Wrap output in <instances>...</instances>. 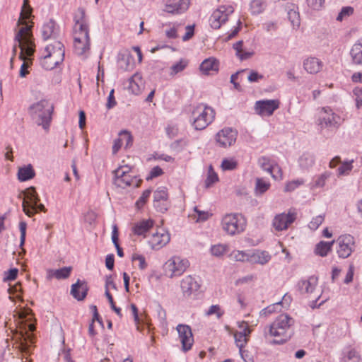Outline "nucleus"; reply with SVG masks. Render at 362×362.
Masks as SVG:
<instances>
[{
	"label": "nucleus",
	"instance_id": "nucleus-40",
	"mask_svg": "<svg viewBox=\"0 0 362 362\" xmlns=\"http://www.w3.org/2000/svg\"><path fill=\"white\" fill-rule=\"evenodd\" d=\"M74 47L75 52L78 55H83L86 51L90 49V41L87 42V44L82 40H74Z\"/></svg>",
	"mask_w": 362,
	"mask_h": 362
},
{
	"label": "nucleus",
	"instance_id": "nucleus-42",
	"mask_svg": "<svg viewBox=\"0 0 362 362\" xmlns=\"http://www.w3.org/2000/svg\"><path fill=\"white\" fill-rule=\"evenodd\" d=\"M270 184L262 178L256 179L255 191L256 194H262L269 189Z\"/></svg>",
	"mask_w": 362,
	"mask_h": 362
},
{
	"label": "nucleus",
	"instance_id": "nucleus-63",
	"mask_svg": "<svg viewBox=\"0 0 362 362\" xmlns=\"http://www.w3.org/2000/svg\"><path fill=\"white\" fill-rule=\"evenodd\" d=\"M307 4L309 7L314 10H320L324 3L325 0H306Z\"/></svg>",
	"mask_w": 362,
	"mask_h": 362
},
{
	"label": "nucleus",
	"instance_id": "nucleus-48",
	"mask_svg": "<svg viewBox=\"0 0 362 362\" xmlns=\"http://www.w3.org/2000/svg\"><path fill=\"white\" fill-rule=\"evenodd\" d=\"M18 274V269L17 268H12L8 271L4 272L3 281L4 282L15 280Z\"/></svg>",
	"mask_w": 362,
	"mask_h": 362
},
{
	"label": "nucleus",
	"instance_id": "nucleus-23",
	"mask_svg": "<svg viewBox=\"0 0 362 362\" xmlns=\"http://www.w3.org/2000/svg\"><path fill=\"white\" fill-rule=\"evenodd\" d=\"M59 36V28L57 26L55 21L50 19L47 23H45L42 28V37L44 40L49 39H57Z\"/></svg>",
	"mask_w": 362,
	"mask_h": 362
},
{
	"label": "nucleus",
	"instance_id": "nucleus-32",
	"mask_svg": "<svg viewBox=\"0 0 362 362\" xmlns=\"http://www.w3.org/2000/svg\"><path fill=\"white\" fill-rule=\"evenodd\" d=\"M71 270H72L71 267H64L60 268L59 269L49 270V277L54 276L57 279H66L70 276Z\"/></svg>",
	"mask_w": 362,
	"mask_h": 362
},
{
	"label": "nucleus",
	"instance_id": "nucleus-11",
	"mask_svg": "<svg viewBox=\"0 0 362 362\" xmlns=\"http://www.w3.org/2000/svg\"><path fill=\"white\" fill-rule=\"evenodd\" d=\"M336 243L338 244L337 252L340 258L345 259L351 255L355 243L352 235L349 234L340 235Z\"/></svg>",
	"mask_w": 362,
	"mask_h": 362
},
{
	"label": "nucleus",
	"instance_id": "nucleus-41",
	"mask_svg": "<svg viewBox=\"0 0 362 362\" xmlns=\"http://www.w3.org/2000/svg\"><path fill=\"white\" fill-rule=\"evenodd\" d=\"M250 336H247L245 332H235L234 334L235 341L239 350L243 349L247 344Z\"/></svg>",
	"mask_w": 362,
	"mask_h": 362
},
{
	"label": "nucleus",
	"instance_id": "nucleus-21",
	"mask_svg": "<svg viewBox=\"0 0 362 362\" xmlns=\"http://www.w3.org/2000/svg\"><path fill=\"white\" fill-rule=\"evenodd\" d=\"M88 286L86 281L78 279L77 281L72 284L71 288V295L77 300H83L88 291Z\"/></svg>",
	"mask_w": 362,
	"mask_h": 362
},
{
	"label": "nucleus",
	"instance_id": "nucleus-24",
	"mask_svg": "<svg viewBox=\"0 0 362 362\" xmlns=\"http://www.w3.org/2000/svg\"><path fill=\"white\" fill-rule=\"evenodd\" d=\"M154 221L152 219H143L134 223L132 232L139 236H146V233L153 228Z\"/></svg>",
	"mask_w": 362,
	"mask_h": 362
},
{
	"label": "nucleus",
	"instance_id": "nucleus-26",
	"mask_svg": "<svg viewBox=\"0 0 362 362\" xmlns=\"http://www.w3.org/2000/svg\"><path fill=\"white\" fill-rule=\"evenodd\" d=\"M303 67L308 73L315 74L322 69V62L316 57H309L304 60Z\"/></svg>",
	"mask_w": 362,
	"mask_h": 362
},
{
	"label": "nucleus",
	"instance_id": "nucleus-14",
	"mask_svg": "<svg viewBox=\"0 0 362 362\" xmlns=\"http://www.w3.org/2000/svg\"><path fill=\"white\" fill-rule=\"evenodd\" d=\"M201 287L199 281L192 275L183 278L180 282V288L185 297L197 296Z\"/></svg>",
	"mask_w": 362,
	"mask_h": 362
},
{
	"label": "nucleus",
	"instance_id": "nucleus-28",
	"mask_svg": "<svg viewBox=\"0 0 362 362\" xmlns=\"http://www.w3.org/2000/svg\"><path fill=\"white\" fill-rule=\"evenodd\" d=\"M17 176L21 182H25L35 177V171L33 165L28 164L18 168Z\"/></svg>",
	"mask_w": 362,
	"mask_h": 362
},
{
	"label": "nucleus",
	"instance_id": "nucleus-38",
	"mask_svg": "<svg viewBox=\"0 0 362 362\" xmlns=\"http://www.w3.org/2000/svg\"><path fill=\"white\" fill-rule=\"evenodd\" d=\"M133 62V57L129 53L123 54L119 58L120 66L124 70L132 69L134 66Z\"/></svg>",
	"mask_w": 362,
	"mask_h": 362
},
{
	"label": "nucleus",
	"instance_id": "nucleus-47",
	"mask_svg": "<svg viewBox=\"0 0 362 362\" xmlns=\"http://www.w3.org/2000/svg\"><path fill=\"white\" fill-rule=\"evenodd\" d=\"M331 176V173L325 172L321 174L315 180L313 187H322L325 186L326 180Z\"/></svg>",
	"mask_w": 362,
	"mask_h": 362
},
{
	"label": "nucleus",
	"instance_id": "nucleus-51",
	"mask_svg": "<svg viewBox=\"0 0 362 362\" xmlns=\"http://www.w3.org/2000/svg\"><path fill=\"white\" fill-rule=\"evenodd\" d=\"M210 250L212 255L219 257L223 255L226 252V246L221 244L213 245L211 247Z\"/></svg>",
	"mask_w": 362,
	"mask_h": 362
},
{
	"label": "nucleus",
	"instance_id": "nucleus-55",
	"mask_svg": "<svg viewBox=\"0 0 362 362\" xmlns=\"http://www.w3.org/2000/svg\"><path fill=\"white\" fill-rule=\"evenodd\" d=\"M187 66V63L183 62L182 60H180L179 62H177L176 64H173L170 69H171V76H174L177 74V73L183 71L185 68Z\"/></svg>",
	"mask_w": 362,
	"mask_h": 362
},
{
	"label": "nucleus",
	"instance_id": "nucleus-53",
	"mask_svg": "<svg viewBox=\"0 0 362 362\" xmlns=\"http://www.w3.org/2000/svg\"><path fill=\"white\" fill-rule=\"evenodd\" d=\"M151 193V190L148 189L143 192L141 196L139 197V199L136 201V206L140 209L144 206V205L146 204L147 199L150 197V194Z\"/></svg>",
	"mask_w": 362,
	"mask_h": 362
},
{
	"label": "nucleus",
	"instance_id": "nucleus-56",
	"mask_svg": "<svg viewBox=\"0 0 362 362\" xmlns=\"http://www.w3.org/2000/svg\"><path fill=\"white\" fill-rule=\"evenodd\" d=\"M304 183L303 180H292L288 182L285 187L286 192H292Z\"/></svg>",
	"mask_w": 362,
	"mask_h": 362
},
{
	"label": "nucleus",
	"instance_id": "nucleus-8",
	"mask_svg": "<svg viewBox=\"0 0 362 362\" xmlns=\"http://www.w3.org/2000/svg\"><path fill=\"white\" fill-rule=\"evenodd\" d=\"M18 320H21L25 329V334H23V342L21 343L22 350L27 351L28 349V345L27 344V338H31L30 334L28 332H33L35 329V324L32 323L33 315V310L28 308H23L19 312L17 313Z\"/></svg>",
	"mask_w": 362,
	"mask_h": 362
},
{
	"label": "nucleus",
	"instance_id": "nucleus-20",
	"mask_svg": "<svg viewBox=\"0 0 362 362\" xmlns=\"http://www.w3.org/2000/svg\"><path fill=\"white\" fill-rule=\"evenodd\" d=\"M74 21L75 23L74 32L89 33L88 24L86 19V11L82 7L77 9L76 13L74 15Z\"/></svg>",
	"mask_w": 362,
	"mask_h": 362
},
{
	"label": "nucleus",
	"instance_id": "nucleus-62",
	"mask_svg": "<svg viewBox=\"0 0 362 362\" xmlns=\"http://www.w3.org/2000/svg\"><path fill=\"white\" fill-rule=\"evenodd\" d=\"M153 207L157 211L164 213L169 207V202H153Z\"/></svg>",
	"mask_w": 362,
	"mask_h": 362
},
{
	"label": "nucleus",
	"instance_id": "nucleus-34",
	"mask_svg": "<svg viewBox=\"0 0 362 362\" xmlns=\"http://www.w3.org/2000/svg\"><path fill=\"white\" fill-rule=\"evenodd\" d=\"M142 84L141 76L139 74H134L130 78L129 81V89L132 90V92L136 95L139 94L140 92L139 83Z\"/></svg>",
	"mask_w": 362,
	"mask_h": 362
},
{
	"label": "nucleus",
	"instance_id": "nucleus-30",
	"mask_svg": "<svg viewBox=\"0 0 362 362\" xmlns=\"http://www.w3.org/2000/svg\"><path fill=\"white\" fill-rule=\"evenodd\" d=\"M315 161V158L313 153L309 152L303 153L298 159L299 166L302 169H309L311 168Z\"/></svg>",
	"mask_w": 362,
	"mask_h": 362
},
{
	"label": "nucleus",
	"instance_id": "nucleus-57",
	"mask_svg": "<svg viewBox=\"0 0 362 362\" xmlns=\"http://www.w3.org/2000/svg\"><path fill=\"white\" fill-rule=\"evenodd\" d=\"M26 228H27V223L24 221H21L19 223V230L21 232V240H20V247H23V246L25 244V236H26Z\"/></svg>",
	"mask_w": 362,
	"mask_h": 362
},
{
	"label": "nucleus",
	"instance_id": "nucleus-64",
	"mask_svg": "<svg viewBox=\"0 0 362 362\" xmlns=\"http://www.w3.org/2000/svg\"><path fill=\"white\" fill-rule=\"evenodd\" d=\"M347 359L350 362H359L360 356L355 349H351L347 354Z\"/></svg>",
	"mask_w": 362,
	"mask_h": 362
},
{
	"label": "nucleus",
	"instance_id": "nucleus-4",
	"mask_svg": "<svg viewBox=\"0 0 362 362\" xmlns=\"http://www.w3.org/2000/svg\"><path fill=\"white\" fill-rule=\"evenodd\" d=\"M215 115V110L211 107L200 103L192 112V124L196 130H203L214 121Z\"/></svg>",
	"mask_w": 362,
	"mask_h": 362
},
{
	"label": "nucleus",
	"instance_id": "nucleus-59",
	"mask_svg": "<svg viewBox=\"0 0 362 362\" xmlns=\"http://www.w3.org/2000/svg\"><path fill=\"white\" fill-rule=\"evenodd\" d=\"M353 160L350 162H344L338 168V173L339 175H345L351 170Z\"/></svg>",
	"mask_w": 362,
	"mask_h": 362
},
{
	"label": "nucleus",
	"instance_id": "nucleus-5",
	"mask_svg": "<svg viewBox=\"0 0 362 362\" xmlns=\"http://www.w3.org/2000/svg\"><path fill=\"white\" fill-rule=\"evenodd\" d=\"M25 197L22 207L23 212L29 217L33 216L39 211H46L44 204L39 203L40 197L35 187H30L23 191Z\"/></svg>",
	"mask_w": 362,
	"mask_h": 362
},
{
	"label": "nucleus",
	"instance_id": "nucleus-7",
	"mask_svg": "<svg viewBox=\"0 0 362 362\" xmlns=\"http://www.w3.org/2000/svg\"><path fill=\"white\" fill-rule=\"evenodd\" d=\"M341 122V117L329 107H322L319 112L317 124L321 129L334 132L339 127Z\"/></svg>",
	"mask_w": 362,
	"mask_h": 362
},
{
	"label": "nucleus",
	"instance_id": "nucleus-2",
	"mask_svg": "<svg viewBox=\"0 0 362 362\" xmlns=\"http://www.w3.org/2000/svg\"><path fill=\"white\" fill-rule=\"evenodd\" d=\"M294 323V319L288 314L279 315L269 327V332L271 336L280 337V339L272 340V344L280 345L289 340L294 333L292 328Z\"/></svg>",
	"mask_w": 362,
	"mask_h": 362
},
{
	"label": "nucleus",
	"instance_id": "nucleus-37",
	"mask_svg": "<svg viewBox=\"0 0 362 362\" xmlns=\"http://www.w3.org/2000/svg\"><path fill=\"white\" fill-rule=\"evenodd\" d=\"M270 258L271 257L268 252L265 251L258 252L257 253H253L250 256V262H255L260 264H264L269 261Z\"/></svg>",
	"mask_w": 362,
	"mask_h": 362
},
{
	"label": "nucleus",
	"instance_id": "nucleus-31",
	"mask_svg": "<svg viewBox=\"0 0 362 362\" xmlns=\"http://www.w3.org/2000/svg\"><path fill=\"white\" fill-rule=\"evenodd\" d=\"M334 242V240L330 242L320 241L315 246V253L320 257H326L328 252L332 250Z\"/></svg>",
	"mask_w": 362,
	"mask_h": 362
},
{
	"label": "nucleus",
	"instance_id": "nucleus-27",
	"mask_svg": "<svg viewBox=\"0 0 362 362\" xmlns=\"http://www.w3.org/2000/svg\"><path fill=\"white\" fill-rule=\"evenodd\" d=\"M351 62L355 65H362V38L358 40L350 50Z\"/></svg>",
	"mask_w": 362,
	"mask_h": 362
},
{
	"label": "nucleus",
	"instance_id": "nucleus-18",
	"mask_svg": "<svg viewBox=\"0 0 362 362\" xmlns=\"http://www.w3.org/2000/svg\"><path fill=\"white\" fill-rule=\"evenodd\" d=\"M170 240L168 232L160 229V231H156L151 235L148 243L153 250H158L168 243Z\"/></svg>",
	"mask_w": 362,
	"mask_h": 362
},
{
	"label": "nucleus",
	"instance_id": "nucleus-43",
	"mask_svg": "<svg viewBox=\"0 0 362 362\" xmlns=\"http://www.w3.org/2000/svg\"><path fill=\"white\" fill-rule=\"evenodd\" d=\"M32 8L28 4V0H24L23 6L22 7V11L21 13V18H24L26 21L31 16ZM25 24L24 26H28L30 30V28L27 25L26 21L23 23Z\"/></svg>",
	"mask_w": 362,
	"mask_h": 362
},
{
	"label": "nucleus",
	"instance_id": "nucleus-19",
	"mask_svg": "<svg viewBox=\"0 0 362 362\" xmlns=\"http://www.w3.org/2000/svg\"><path fill=\"white\" fill-rule=\"evenodd\" d=\"M190 0H168L165 4L164 11L179 14L185 12L189 7Z\"/></svg>",
	"mask_w": 362,
	"mask_h": 362
},
{
	"label": "nucleus",
	"instance_id": "nucleus-29",
	"mask_svg": "<svg viewBox=\"0 0 362 362\" xmlns=\"http://www.w3.org/2000/svg\"><path fill=\"white\" fill-rule=\"evenodd\" d=\"M199 69L204 74L209 75L211 71H218V63L214 58H208L202 62Z\"/></svg>",
	"mask_w": 362,
	"mask_h": 362
},
{
	"label": "nucleus",
	"instance_id": "nucleus-54",
	"mask_svg": "<svg viewBox=\"0 0 362 362\" xmlns=\"http://www.w3.org/2000/svg\"><path fill=\"white\" fill-rule=\"evenodd\" d=\"M325 220L324 215H319L313 218V220L309 223V228L312 230H316L318 227Z\"/></svg>",
	"mask_w": 362,
	"mask_h": 362
},
{
	"label": "nucleus",
	"instance_id": "nucleus-52",
	"mask_svg": "<svg viewBox=\"0 0 362 362\" xmlns=\"http://www.w3.org/2000/svg\"><path fill=\"white\" fill-rule=\"evenodd\" d=\"M105 296L107 297V300H108V301L110 303L111 308L117 313V315L119 317H122V315L121 313V309L115 305V303L114 302L112 296L109 292V289H107L105 291Z\"/></svg>",
	"mask_w": 362,
	"mask_h": 362
},
{
	"label": "nucleus",
	"instance_id": "nucleus-61",
	"mask_svg": "<svg viewBox=\"0 0 362 362\" xmlns=\"http://www.w3.org/2000/svg\"><path fill=\"white\" fill-rule=\"evenodd\" d=\"M288 18L291 22V24L293 27H299L300 25V19L298 16V13L294 11H290L288 13Z\"/></svg>",
	"mask_w": 362,
	"mask_h": 362
},
{
	"label": "nucleus",
	"instance_id": "nucleus-3",
	"mask_svg": "<svg viewBox=\"0 0 362 362\" xmlns=\"http://www.w3.org/2000/svg\"><path fill=\"white\" fill-rule=\"evenodd\" d=\"M32 119L37 126L47 132L49 129L54 111V105L49 100L43 99L33 104L30 108Z\"/></svg>",
	"mask_w": 362,
	"mask_h": 362
},
{
	"label": "nucleus",
	"instance_id": "nucleus-46",
	"mask_svg": "<svg viewBox=\"0 0 362 362\" xmlns=\"http://www.w3.org/2000/svg\"><path fill=\"white\" fill-rule=\"evenodd\" d=\"M119 136L122 139V144L125 143V148L132 146L133 137L129 132L126 130L121 131Z\"/></svg>",
	"mask_w": 362,
	"mask_h": 362
},
{
	"label": "nucleus",
	"instance_id": "nucleus-25",
	"mask_svg": "<svg viewBox=\"0 0 362 362\" xmlns=\"http://www.w3.org/2000/svg\"><path fill=\"white\" fill-rule=\"evenodd\" d=\"M317 284V278L313 276L308 278V279H303L298 282L297 288L301 294L312 293Z\"/></svg>",
	"mask_w": 362,
	"mask_h": 362
},
{
	"label": "nucleus",
	"instance_id": "nucleus-50",
	"mask_svg": "<svg viewBox=\"0 0 362 362\" xmlns=\"http://www.w3.org/2000/svg\"><path fill=\"white\" fill-rule=\"evenodd\" d=\"M230 256L235 259L236 261L245 262L250 261V256L249 254H247L243 251H234L231 253Z\"/></svg>",
	"mask_w": 362,
	"mask_h": 362
},
{
	"label": "nucleus",
	"instance_id": "nucleus-36",
	"mask_svg": "<svg viewBox=\"0 0 362 362\" xmlns=\"http://www.w3.org/2000/svg\"><path fill=\"white\" fill-rule=\"evenodd\" d=\"M41 65L46 70H52L59 65V63L51 57L50 52H49V54L46 53L42 58Z\"/></svg>",
	"mask_w": 362,
	"mask_h": 362
},
{
	"label": "nucleus",
	"instance_id": "nucleus-35",
	"mask_svg": "<svg viewBox=\"0 0 362 362\" xmlns=\"http://www.w3.org/2000/svg\"><path fill=\"white\" fill-rule=\"evenodd\" d=\"M243 41L239 40L233 45V49L236 51V56L240 60H245L252 55V52L243 51Z\"/></svg>",
	"mask_w": 362,
	"mask_h": 362
},
{
	"label": "nucleus",
	"instance_id": "nucleus-22",
	"mask_svg": "<svg viewBox=\"0 0 362 362\" xmlns=\"http://www.w3.org/2000/svg\"><path fill=\"white\" fill-rule=\"evenodd\" d=\"M258 163L262 169L269 173L274 180L281 178V169L278 165H273L268 158L262 157L259 159Z\"/></svg>",
	"mask_w": 362,
	"mask_h": 362
},
{
	"label": "nucleus",
	"instance_id": "nucleus-13",
	"mask_svg": "<svg viewBox=\"0 0 362 362\" xmlns=\"http://www.w3.org/2000/svg\"><path fill=\"white\" fill-rule=\"evenodd\" d=\"M296 219V213L289 211L288 214L282 213L274 216L272 226L277 231L286 230L288 226L293 223Z\"/></svg>",
	"mask_w": 362,
	"mask_h": 362
},
{
	"label": "nucleus",
	"instance_id": "nucleus-45",
	"mask_svg": "<svg viewBox=\"0 0 362 362\" xmlns=\"http://www.w3.org/2000/svg\"><path fill=\"white\" fill-rule=\"evenodd\" d=\"M354 9L351 6H344L341 9V11L339 13L337 21H342L344 19L347 18L350 16L354 13Z\"/></svg>",
	"mask_w": 362,
	"mask_h": 362
},
{
	"label": "nucleus",
	"instance_id": "nucleus-49",
	"mask_svg": "<svg viewBox=\"0 0 362 362\" xmlns=\"http://www.w3.org/2000/svg\"><path fill=\"white\" fill-rule=\"evenodd\" d=\"M238 166V163L233 159L225 158L221 163V168L223 170H233Z\"/></svg>",
	"mask_w": 362,
	"mask_h": 362
},
{
	"label": "nucleus",
	"instance_id": "nucleus-12",
	"mask_svg": "<svg viewBox=\"0 0 362 362\" xmlns=\"http://www.w3.org/2000/svg\"><path fill=\"white\" fill-rule=\"evenodd\" d=\"M122 168H118L113 171V184L122 189L134 185L138 187L139 183L136 177H132L129 174H127V171H122Z\"/></svg>",
	"mask_w": 362,
	"mask_h": 362
},
{
	"label": "nucleus",
	"instance_id": "nucleus-15",
	"mask_svg": "<svg viewBox=\"0 0 362 362\" xmlns=\"http://www.w3.org/2000/svg\"><path fill=\"white\" fill-rule=\"evenodd\" d=\"M238 132L235 129L226 127L216 134V140L220 146L226 148L235 144Z\"/></svg>",
	"mask_w": 362,
	"mask_h": 362
},
{
	"label": "nucleus",
	"instance_id": "nucleus-58",
	"mask_svg": "<svg viewBox=\"0 0 362 362\" xmlns=\"http://www.w3.org/2000/svg\"><path fill=\"white\" fill-rule=\"evenodd\" d=\"M132 259L133 262L139 261V268L140 269L144 270L147 267V263L146 262L145 257L143 255L134 254L132 255Z\"/></svg>",
	"mask_w": 362,
	"mask_h": 362
},
{
	"label": "nucleus",
	"instance_id": "nucleus-6",
	"mask_svg": "<svg viewBox=\"0 0 362 362\" xmlns=\"http://www.w3.org/2000/svg\"><path fill=\"white\" fill-rule=\"evenodd\" d=\"M221 226L228 235H235L245 230L246 219L239 213L227 214L222 218Z\"/></svg>",
	"mask_w": 362,
	"mask_h": 362
},
{
	"label": "nucleus",
	"instance_id": "nucleus-1",
	"mask_svg": "<svg viewBox=\"0 0 362 362\" xmlns=\"http://www.w3.org/2000/svg\"><path fill=\"white\" fill-rule=\"evenodd\" d=\"M15 41L18 43V46L21 49L19 58L21 60L23 61L21 66L19 75L21 77H25L28 74V69L32 63L31 57L34 54L35 51L33 36L28 26H23L20 28L15 36ZM16 52L17 45L16 44L13 47V57L11 59V66Z\"/></svg>",
	"mask_w": 362,
	"mask_h": 362
},
{
	"label": "nucleus",
	"instance_id": "nucleus-60",
	"mask_svg": "<svg viewBox=\"0 0 362 362\" xmlns=\"http://www.w3.org/2000/svg\"><path fill=\"white\" fill-rule=\"evenodd\" d=\"M262 78H264V76L255 70H250L247 76V80L250 83L258 82Z\"/></svg>",
	"mask_w": 362,
	"mask_h": 362
},
{
	"label": "nucleus",
	"instance_id": "nucleus-33",
	"mask_svg": "<svg viewBox=\"0 0 362 362\" xmlns=\"http://www.w3.org/2000/svg\"><path fill=\"white\" fill-rule=\"evenodd\" d=\"M54 47L57 48V51H53L50 53V55L55 61H57L59 64L64 59V46L60 41L55 40V45Z\"/></svg>",
	"mask_w": 362,
	"mask_h": 362
},
{
	"label": "nucleus",
	"instance_id": "nucleus-44",
	"mask_svg": "<svg viewBox=\"0 0 362 362\" xmlns=\"http://www.w3.org/2000/svg\"><path fill=\"white\" fill-rule=\"evenodd\" d=\"M218 180L217 174L214 172L211 165L209 168L208 176L205 180L206 187H211L214 183Z\"/></svg>",
	"mask_w": 362,
	"mask_h": 362
},
{
	"label": "nucleus",
	"instance_id": "nucleus-9",
	"mask_svg": "<svg viewBox=\"0 0 362 362\" xmlns=\"http://www.w3.org/2000/svg\"><path fill=\"white\" fill-rule=\"evenodd\" d=\"M189 266V262L185 259L174 256L168 259L163 266L165 274L170 278L180 276Z\"/></svg>",
	"mask_w": 362,
	"mask_h": 362
},
{
	"label": "nucleus",
	"instance_id": "nucleus-10",
	"mask_svg": "<svg viewBox=\"0 0 362 362\" xmlns=\"http://www.w3.org/2000/svg\"><path fill=\"white\" fill-rule=\"evenodd\" d=\"M234 8L232 6H221L211 14L209 22L214 29H218L221 25L228 21V16L233 13Z\"/></svg>",
	"mask_w": 362,
	"mask_h": 362
},
{
	"label": "nucleus",
	"instance_id": "nucleus-16",
	"mask_svg": "<svg viewBox=\"0 0 362 362\" xmlns=\"http://www.w3.org/2000/svg\"><path fill=\"white\" fill-rule=\"evenodd\" d=\"M176 329L182 343V350L184 351L190 350L194 342L191 327L187 325L180 324L177 326Z\"/></svg>",
	"mask_w": 362,
	"mask_h": 362
},
{
	"label": "nucleus",
	"instance_id": "nucleus-39",
	"mask_svg": "<svg viewBox=\"0 0 362 362\" xmlns=\"http://www.w3.org/2000/svg\"><path fill=\"white\" fill-rule=\"evenodd\" d=\"M168 202V194L165 187H158L153 193V202Z\"/></svg>",
	"mask_w": 362,
	"mask_h": 362
},
{
	"label": "nucleus",
	"instance_id": "nucleus-17",
	"mask_svg": "<svg viewBox=\"0 0 362 362\" xmlns=\"http://www.w3.org/2000/svg\"><path fill=\"white\" fill-rule=\"evenodd\" d=\"M279 100H263L255 103V109L259 115H272L279 107Z\"/></svg>",
	"mask_w": 362,
	"mask_h": 362
}]
</instances>
